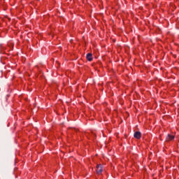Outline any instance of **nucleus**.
<instances>
[{
  "label": "nucleus",
  "instance_id": "nucleus-1",
  "mask_svg": "<svg viewBox=\"0 0 179 179\" xmlns=\"http://www.w3.org/2000/svg\"><path fill=\"white\" fill-rule=\"evenodd\" d=\"M96 173L97 174H101L103 173V166L101 165L96 166Z\"/></svg>",
  "mask_w": 179,
  "mask_h": 179
},
{
  "label": "nucleus",
  "instance_id": "nucleus-2",
  "mask_svg": "<svg viewBox=\"0 0 179 179\" xmlns=\"http://www.w3.org/2000/svg\"><path fill=\"white\" fill-rule=\"evenodd\" d=\"M134 138L136 139H141V131H136L134 134Z\"/></svg>",
  "mask_w": 179,
  "mask_h": 179
},
{
  "label": "nucleus",
  "instance_id": "nucleus-3",
  "mask_svg": "<svg viewBox=\"0 0 179 179\" xmlns=\"http://www.w3.org/2000/svg\"><path fill=\"white\" fill-rule=\"evenodd\" d=\"M173 139H174L173 135L168 134V136H166V142H170V141H173Z\"/></svg>",
  "mask_w": 179,
  "mask_h": 179
},
{
  "label": "nucleus",
  "instance_id": "nucleus-4",
  "mask_svg": "<svg viewBox=\"0 0 179 179\" xmlns=\"http://www.w3.org/2000/svg\"><path fill=\"white\" fill-rule=\"evenodd\" d=\"M86 58L87 59V61H92L93 60V55H92V53H88L87 54Z\"/></svg>",
  "mask_w": 179,
  "mask_h": 179
}]
</instances>
